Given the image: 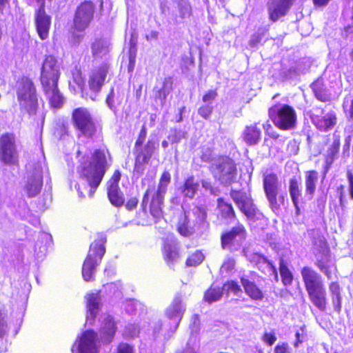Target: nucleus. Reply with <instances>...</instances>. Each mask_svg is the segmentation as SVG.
<instances>
[{"instance_id":"nucleus-19","label":"nucleus","mask_w":353,"mask_h":353,"mask_svg":"<svg viewBox=\"0 0 353 353\" xmlns=\"http://www.w3.org/2000/svg\"><path fill=\"white\" fill-rule=\"evenodd\" d=\"M40 3L39 7L36 10L34 21L37 31L42 40L48 38L51 24V17L45 11V0H35Z\"/></svg>"},{"instance_id":"nucleus-8","label":"nucleus","mask_w":353,"mask_h":353,"mask_svg":"<svg viewBox=\"0 0 353 353\" xmlns=\"http://www.w3.org/2000/svg\"><path fill=\"white\" fill-rule=\"evenodd\" d=\"M269 117L273 123L283 130H290L296 128V113L294 109L285 103H278L268 110Z\"/></svg>"},{"instance_id":"nucleus-49","label":"nucleus","mask_w":353,"mask_h":353,"mask_svg":"<svg viewBox=\"0 0 353 353\" xmlns=\"http://www.w3.org/2000/svg\"><path fill=\"white\" fill-rule=\"evenodd\" d=\"M213 110V106L210 104H205L201 106L198 110V114L203 118L208 119Z\"/></svg>"},{"instance_id":"nucleus-18","label":"nucleus","mask_w":353,"mask_h":353,"mask_svg":"<svg viewBox=\"0 0 353 353\" xmlns=\"http://www.w3.org/2000/svg\"><path fill=\"white\" fill-rule=\"evenodd\" d=\"M43 185V165L41 162L33 165L32 170L28 176L26 192L29 197L36 196L41 191Z\"/></svg>"},{"instance_id":"nucleus-34","label":"nucleus","mask_w":353,"mask_h":353,"mask_svg":"<svg viewBox=\"0 0 353 353\" xmlns=\"http://www.w3.org/2000/svg\"><path fill=\"white\" fill-rule=\"evenodd\" d=\"M319 174L315 170L307 171L305 174V196L308 199H312L316 190V183L318 181Z\"/></svg>"},{"instance_id":"nucleus-33","label":"nucleus","mask_w":353,"mask_h":353,"mask_svg":"<svg viewBox=\"0 0 353 353\" xmlns=\"http://www.w3.org/2000/svg\"><path fill=\"white\" fill-rule=\"evenodd\" d=\"M164 196L154 194L152 198L150 210L151 215L155 219V222L160 221L163 217L162 205L163 203Z\"/></svg>"},{"instance_id":"nucleus-29","label":"nucleus","mask_w":353,"mask_h":353,"mask_svg":"<svg viewBox=\"0 0 353 353\" xmlns=\"http://www.w3.org/2000/svg\"><path fill=\"white\" fill-rule=\"evenodd\" d=\"M199 188V183L194 176H190L185 180L179 190L185 199H192L196 194Z\"/></svg>"},{"instance_id":"nucleus-50","label":"nucleus","mask_w":353,"mask_h":353,"mask_svg":"<svg viewBox=\"0 0 353 353\" xmlns=\"http://www.w3.org/2000/svg\"><path fill=\"white\" fill-rule=\"evenodd\" d=\"M296 341L294 343L295 347H299V345L303 343L306 339V334L303 327H301L295 334Z\"/></svg>"},{"instance_id":"nucleus-10","label":"nucleus","mask_w":353,"mask_h":353,"mask_svg":"<svg viewBox=\"0 0 353 353\" xmlns=\"http://www.w3.org/2000/svg\"><path fill=\"white\" fill-rule=\"evenodd\" d=\"M73 125L77 136L92 138L97 132V126L93 118L85 108H78L73 110L72 115Z\"/></svg>"},{"instance_id":"nucleus-22","label":"nucleus","mask_w":353,"mask_h":353,"mask_svg":"<svg viewBox=\"0 0 353 353\" xmlns=\"http://www.w3.org/2000/svg\"><path fill=\"white\" fill-rule=\"evenodd\" d=\"M292 3L293 0H270L268 3L270 20L276 22L280 18L285 16Z\"/></svg>"},{"instance_id":"nucleus-26","label":"nucleus","mask_w":353,"mask_h":353,"mask_svg":"<svg viewBox=\"0 0 353 353\" xmlns=\"http://www.w3.org/2000/svg\"><path fill=\"white\" fill-rule=\"evenodd\" d=\"M86 299V323L92 325L99 311L101 298L99 293H91L85 296Z\"/></svg>"},{"instance_id":"nucleus-64","label":"nucleus","mask_w":353,"mask_h":353,"mask_svg":"<svg viewBox=\"0 0 353 353\" xmlns=\"http://www.w3.org/2000/svg\"><path fill=\"white\" fill-rule=\"evenodd\" d=\"M264 341L268 344L269 345H272L276 341V338L274 334L272 333H265L263 335Z\"/></svg>"},{"instance_id":"nucleus-27","label":"nucleus","mask_w":353,"mask_h":353,"mask_svg":"<svg viewBox=\"0 0 353 353\" xmlns=\"http://www.w3.org/2000/svg\"><path fill=\"white\" fill-rule=\"evenodd\" d=\"M117 329L114 318L110 315H106L100 327V335L103 343H109L113 340Z\"/></svg>"},{"instance_id":"nucleus-21","label":"nucleus","mask_w":353,"mask_h":353,"mask_svg":"<svg viewBox=\"0 0 353 353\" xmlns=\"http://www.w3.org/2000/svg\"><path fill=\"white\" fill-rule=\"evenodd\" d=\"M314 265L323 273L328 280L332 279L334 271H336V265L332 262L330 250L326 252H313Z\"/></svg>"},{"instance_id":"nucleus-46","label":"nucleus","mask_w":353,"mask_h":353,"mask_svg":"<svg viewBox=\"0 0 353 353\" xmlns=\"http://www.w3.org/2000/svg\"><path fill=\"white\" fill-rule=\"evenodd\" d=\"M183 139H187V132L178 128H171L168 136V139L172 144L179 143Z\"/></svg>"},{"instance_id":"nucleus-35","label":"nucleus","mask_w":353,"mask_h":353,"mask_svg":"<svg viewBox=\"0 0 353 353\" xmlns=\"http://www.w3.org/2000/svg\"><path fill=\"white\" fill-rule=\"evenodd\" d=\"M108 197L111 204L115 207H121L125 203L123 193L119 186H111L107 188Z\"/></svg>"},{"instance_id":"nucleus-52","label":"nucleus","mask_w":353,"mask_h":353,"mask_svg":"<svg viewBox=\"0 0 353 353\" xmlns=\"http://www.w3.org/2000/svg\"><path fill=\"white\" fill-rule=\"evenodd\" d=\"M149 162L144 161H141V160H139V158L136 157L135 158V164H134V172L137 174L138 175H141L143 174L145 170V164L148 163Z\"/></svg>"},{"instance_id":"nucleus-28","label":"nucleus","mask_w":353,"mask_h":353,"mask_svg":"<svg viewBox=\"0 0 353 353\" xmlns=\"http://www.w3.org/2000/svg\"><path fill=\"white\" fill-rule=\"evenodd\" d=\"M173 2L176 5L179 14L173 19L174 24L177 25L189 18L192 15V10L189 0H173Z\"/></svg>"},{"instance_id":"nucleus-2","label":"nucleus","mask_w":353,"mask_h":353,"mask_svg":"<svg viewBox=\"0 0 353 353\" xmlns=\"http://www.w3.org/2000/svg\"><path fill=\"white\" fill-rule=\"evenodd\" d=\"M60 63L52 56H46L41 68L40 81L43 90L54 108H60L64 103V97L58 88L60 77Z\"/></svg>"},{"instance_id":"nucleus-5","label":"nucleus","mask_w":353,"mask_h":353,"mask_svg":"<svg viewBox=\"0 0 353 353\" xmlns=\"http://www.w3.org/2000/svg\"><path fill=\"white\" fill-rule=\"evenodd\" d=\"M207 212L203 208L195 206L190 211H185L178 221L177 230L185 237L194 234L201 235L209 228L206 220Z\"/></svg>"},{"instance_id":"nucleus-36","label":"nucleus","mask_w":353,"mask_h":353,"mask_svg":"<svg viewBox=\"0 0 353 353\" xmlns=\"http://www.w3.org/2000/svg\"><path fill=\"white\" fill-rule=\"evenodd\" d=\"M218 208L219 214L225 223H230L234 219V212L232 206L224 201L221 198L218 199Z\"/></svg>"},{"instance_id":"nucleus-9","label":"nucleus","mask_w":353,"mask_h":353,"mask_svg":"<svg viewBox=\"0 0 353 353\" xmlns=\"http://www.w3.org/2000/svg\"><path fill=\"white\" fill-rule=\"evenodd\" d=\"M210 171L214 179L225 186L234 183L236 178L235 163L228 157H221L213 161Z\"/></svg>"},{"instance_id":"nucleus-24","label":"nucleus","mask_w":353,"mask_h":353,"mask_svg":"<svg viewBox=\"0 0 353 353\" xmlns=\"http://www.w3.org/2000/svg\"><path fill=\"white\" fill-rule=\"evenodd\" d=\"M107 75V69L105 67H101L90 76L88 85L90 90L89 97L95 101L97 94L101 91L102 85Z\"/></svg>"},{"instance_id":"nucleus-62","label":"nucleus","mask_w":353,"mask_h":353,"mask_svg":"<svg viewBox=\"0 0 353 353\" xmlns=\"http://www.w3.org/2000/svg\"><path fill=\"white\" fill-rule=\"evenodd\" d=\"M200 324V321L199 319V316L197 314H194L192 317L191 323L190 325V328L191 329V332H196L199 330Z\"/></svg>"},{"instance_id":"nucleus-13","label":"nucleus","mask_w":353,"mask_h":353,"mask_svg":"<svg viewBox=\"0 0 353 353\" xmlns=\"http://www.w3.org/2000/svg\"><path fill=\"white\" fill-rule=\"evenodd\" d=\"M244 215L246 216L248 223L254 233H259L263 229L265 225L263 214L252 203V199L245 194H244Z\"/></svg>"},{"instance_id":"nucleus-39","label":"nucleus","mask_w":353,"mask_h":353,"mask_svg":"<svg viewBox=\"0 0 353 353\" xmlns=\"http://www.w3.org/2000/svg\"><path fill=\"white\" fill-rule=\"evenodd\" d=\"M244 292L253 300L261 301L263 299L261 290L254 283L245 279Z\"/></svg>"},{"instance_id":"nucleus-11","label":"nucleus","mask_w":353,"mask_h":353,"mask_svg":"<svg viewBox=\"0 0 353 353\" xmlns=\"http://www.w3.org/2000/svg\"><path fill=\"white\" fill-rule=\"evenodd\" d=\"M100 341L98 334L92 330L84 331L72 347V353H98Z\"/></svg>"},{"instance_id":"nucleus-54","label":"nucleus","mask_w":353,"mask_h":353,"mask_svg":"<svg viewBox=\"0 0 353 353\" xmlns=\"http://www.w3.org/2000/svg\"><path fill=\"white\" fill-rule=\"evenodd\" d=\"M146 135H147L146 128L145 125H143L140 130L139 137L135 142L134 148L141 146V145H143V142L145 140Z\"/></svg>"},{"instance_id":"nucleus-53","label":"nucleus","mask_w":353,"mask_h":353,"mask_svg":"<svg viewBox=\"0 0 353 353\" xmlns=\"http://www.w3.org/2000/svg\"><path fill=\"white\" fill-rule=\"evenodd\" d=\"M217 95L216 90H210L203 95L202 100L204 103H206V104L212 105V102L216 99Z\"/></svg>"},{"instance_id":"nucleus-14","label":"nucleus","mask_w":353,"mask_h":353,"mask_svg":"<svg viewBox=\"0 0 353 353\" xmlns=\"http://www.w3.org/2000/svg\"><path fill=\"white\" fill-rule=\"evenodd\" d=\"M263 185L271 209L273 212H278L280 210V205L277 202L279 190L277 175L273 172L263 174Z\"/></svg>"},{"instance_id":"nucleus-31","label":"nucleus","mask_w":353,"mask_h":353,"mask_svg":"<svg viewBox=\"0 0 353 353\" xmlns=\"http://www.w3.org/2000/svg\"><path fill=\"white\" fill-rule=\"evenodd\" d=\"M123 99V94L119 90H114L112 88L106 97L105 103L113 112L116 113L118 108L122 103Z\"/></svg>"},{"instance_id":"nucleus-59","label":"nucleus","mask_w":353,"mask_h":353,"mask_svg":"<svg viewBox=\"0 0 353 353\" xmlns=\"http://www.w3.org/2000/svg\"><path fill=\"white\" fill-rule=\"evenodd\" d=\"M8 332V325L4 320L3 314L0 310V338H3Z\"/></svg>"},{"instance_id":"nucleus-41","label":"nucleus","mask_w":353,"mask_h":353,"mask_svg":"<svg viewBox=\"0 0 353 353\" xmlns=\"http://www.w3.org/2000/svg\"><path fill=\"white\" fill-rule=\"evenodd\" d=\"M289 193L292 203L299 202L302 200V189L301 183L293 177L289 181Z\"/></svg>"},{"instance_id":"nucleus-38","label":"nucleus","mask_w":353,"mask_h":353,"mask_svg":"<svg viewBox=\"0 0 353 353\" xmlns=\"http://www.w3.org/2000/svg\"><path fill=\"white\" fill-rule=\"evenodd\" d=\"M313 252H326L330 250L327 245V242L324 236L321 234V232L313 230L312 232Z\"/></svg>"},{"instance_id":"nucleus-7","label":"nucleus","mask_w":353,"mask_h":353,"mask_svg":"<svg viewBox=\"0 0 353 353\" xmlns=\"http://www.w3.org/2000/svg\"><path fill=\"white\" fill-rule=\"evenodd\" d=\"M16 86L20 107L26 110L29 114H34L38 107V99L32 81L23 76L18 79Z\"/></svg>"},{"instance_id":"nucleus-6","label":"nucleus","mask_w":353,"mask_h":353,"mask_svg":"<svg viewBox=\"0 0 353 353\" xmlns=\"http://www.w3.org/2000/svg\"><path fill=\"white\" fill-rule=\"evenodd\" d=\"M105 242L106 237L101 235L98 239L91 243L82 267V276L85 281L94 280L97 268L101 263L105 253Z\"/></svg>"},{"instance_id":"nucleus-32","label":"nucleus","mask_w":353,"mask_h":353,"mask_svg":"<svg viewBox=\"0 0 353 353\" xmlns=\"http://www.w3.org/2000/svg\"><path fill=\"white\" fill-rule=\"evenodd\" d=\"M110 43L105 39H97L92 43L91 50L94 58H101L109 52Z\"/></svg>"},{"instance_id":"nucleus-58","label":"nucleus","mask_w":353,"mask_h":353,"mask_svg":"<svg viewBox=\"0 0 353 353\" xmlns=\"http://www.w3.org/2000/svg\"><path fill=\"white\" fill-rule=\"evenodd\" d=\"M329 290L331 297L341 295V288L337 282H331L329 285Z\"/></svg>"},{"instance_id":"nucleus-43","label":"nucleus","mask_w":353,"mask_h":353,"mask_svg":"<svg viewBox=\"0 0 353 353\" xmlns=\"http://www.w3.org/2000/svg\"><path fill=\"white\" fill-rule=\"evenodd\" d=\"M340 143L339 141H334L327 150V155L325 159V172H327L331 165L333 163L339 150Z\"/></svg>"},{"instance_id":"nucleus-15","label":"nucleus","mask_w":353,"mask_h":353,"mask_svg":"<svg viewBox=\"0 0 353 353\" xmlns=\"http://www.w3.org/2000/svg\"><path fill=\"white\" fill-rule=\"evenodd\" d=\"M0 161L9 165L18 162L14 137L11 134H3L0 138Z\"/></svg>"},{"instance_id":"nucleus-20","label":"nucleus","mask_w":353,"mask_h":353,"mask_svg":"<svg viewBox=\"0 0 353 353\" xmlns=\"http://www.w3.org/2000/svg\"><path fill=\"white\" fill-rule=\"evenodd\" d=\"M248 261L259 270L268 276H272L276 281H278L279 276L276 267L264 255L259 253H252L245 255Z\"/></svg>"},{"instance_id":"nucleus-4","label":"nucleus","mask_w":353,"mask_h":353,"mask_svg":"<svg viewBox=\"0 0 353 353\" xmlns=\"http://www.w3.org/2000/svg\"><path fill=\"white\" fill-rule=\"evenodd\" d=\"M301 275L311 303L321 312L327 307V292L322 276L311 267L304 266Z\"/></svg>"},{"instance_id":"nucleus-57","label":"nucleus","mask_w":353,"mask_h":353,"mask_svg":"<svg viewBox=\"0 0 353 353\" xmlns=\"http://www.w3.org/2000/svg\"><path fill=\"white\" fill-rule=\"evenodd\" d=\"M117 353H134V349L128 343H121L117 347Z\"/></svg>"},{"instance_id":"nucleus-25","label":"nucleus","mask_w":353,"mask_h":353,"mask_svg":"<svg viewBox=\"0 0 353 353\" xmlns=\"http://www.w3.org/2000/svg\"><path fill=\"white\" fill-rule=\"evenodd\" d=\"M159 140L156 135L150 136L147 143L141 146L134 148V153L139 160L150 161L153 154L159 148Z\"/></svg>"},{"instance_id":"nucleus-47","label":"nucleus","mask_w":353,"mask_h":353,"mask_svg":"<svg viewBox=\"0 0 353 353\" xmlns=\"http://www.w3.org/2000/svg\"><path fill=\"white\" fill-rule=\"evenodd\" d=\"M204 259V256L200 251H196L193 254H192L186 260V265L191 266H197Z\"/></svg>"},{"instance_id":"nucleus-51","label":"nucleus","mask_w":353,"mask_h":353,"mask_svg":"<svg viewBox=\"0 0 353 353\" xmlns=\"http://www.w3.org/2000/svg\"><path fill=\"white\" fill-rule=\"evenodd\" d=\"M106 288L112 291L113 295L116 297H120L122 294L121 284L119 282L108 284Z\"/></svg>"},{"instance_id":"nucleus-61","label":"nucleus","mask_w":353,"mask_h":353,"mask_svg":"<svg viewBox=\"0 0 353 353\" xmlns=\"http://www.w3.org/2000/svg\"><path fill=\"white\" fill-rule=\"evenodd\" d=\"M274 353H291V348L286 343L277 344L274 347Z\"/></svg>"},{"instance_id":"nucleus-23","label":"nucleus","mask_w":353,"mask_h":353,"mask_svg":"<svg viewBox=\"0 0 353 353\" xmlns=\"http://www.w3.org/2000/svg\"><path fill=\"white\" fill-rule=\"evenodd\" d=\"M243 228H233L230 232L221 236V245L223 249L236 251L240 249L243 239Z\"/></svg>"},{"instance_id":"nucleus-42","label":"nucleus","mask_w":353,"mask_h":353,"mask_svg":"<svg viewBox=\"0 0 353 353\" xmlns=\"http://www.w3.org/2000/svg\"><path fill=\"white\" fill-rule=\"evenodd\" d=\"M312 88L317 99L321 101H329L331 99V94L320 81H316L312 84Z\"/></svg>"},{"instance_id":"nucleus-3","label":"nucleus","mask_w":353,"mask_h":353,"mask_svg":"<svg viewBox=\"0 0 353 353\" xmlns=\"http://www.w3.org/2000/svg\"><path fill=\"white\" fill-rule=\"evenodd\" d=\"M185 311L183 297L181 294H176L165 310L168 319L155 323L153 328L154 337L159 339L163 336L165 340L169 339L177 330Z\"/></svg>"},{"instance_id":"nucleus-16","label":"nucleus","mask_w":353,"mask_h":353,"mask_svg":"<svg viewBox=\"0 0 353 353\" xmlns=\"http://www.w3.org/2000/svg\"><path fill=\"white\" fill-rule=\"evenodd\" d=\"M241 293V289L239 285L234 281H229L222 288L214 285L205 293L204 299L205 301L211 303L221 299L223 294L229 295L233 294L239 296Z\"/></svg>"},{"instance_id":"nucleus-17","label":"nucleus","mask_w":353,"mask_h":353,"mask_svg":"<svg viewBox=\"0 0 353 353\" xmlns=\"http://www.w3.org/2000/svg\"><path fill=\"white\" fill-rule=\"evenodd\" d=\"M312 123L321 131L327 132L334 128L336 123V117L334 112L324 114L322 108H313L310 112Z\"/></svg>"},{"instance_id":"nucleus-45","label":"nucleus","mask_w":353,"mask_h":353,"mask_svg":"<svg viewBox=\"0 0 353 353\" xmlns=\"http://www.w3.org/2000/svg\"><path fill=\"white\" fill-rule=\"evenodd\" d=\"M170 174L168 172L165 171L161 176L158 188L155 194L164 196L167 192V187L168 184L170 183Z\"/></svg>"},{"instance_id":"nucleus-1","label":"nucleus","mask_w":353,"mask_h":353,"mask_svg":"<svg viewBox=\"0 0 353 353\" xmlns=\"http://www.w3.org/2000/svg\"><path fill=\"white\" fill-rule=\"evenodd\" d=\"M110 164L105 150H95L90 159L81 165L80 181L75 185L79 197H92Z\"/></svg>"},{"instance_id":"nucleus-55","label":"nucleus","mask_w":353,"mask_h":353,"mask_svg":"<svg viewBox=\"0 0 353 353\" xmlns=\"http://www.w3.org/2000/svg\"><path fill=\"white\" fill-rule=\"evenodd\" d=\"M331 298H332V303L334 311L337 314H340L341 311V307H342V296L339 295V296H332Z\"/></svg>"},{"instance_id":"nucleus-30","label":"nucleus","mask_w":353,"mask_h":353,"mask_svg":"<svg viewBox=\"0 0 353 353\" xmlns=\"http://www.w3.org/2000/svg\"><path fill=\"white\" fill-rule=\"evenodd\" d=\"M163 254L164 259L169 266L176 263L179 258L177 243L175 242H166L164 245Z\"/></svg>"},{"instance_id":"nucleus-48","label":"nucleus","mask_w":353,"mask_h":353,"mask_svg":"<svg viewBox=\"0 0 353 353\" xmlns=\"http://www.w3.org/2000/svg\"><path fill=\"white\" fill-rule=\"evenodd\" d=\"M263 37V32H257L252 35L248 45L251 49H255L257 48L258 45L261 43L262 39Z\"/></svg>"},{"instance_id":"nucleus-12","label":"nucleus","mask_w":353,"mask_h":353,"mask_svg":"<svg viewBox=\"0 0 353 353\" xmlns=\"http://www.w3.org/2000/svg\"><path fill=\"white\" fill-rule=\"evenodd\" d=\"M95 6L91 1H85L75 10L73 26L78 32H83L89 27L94 19Z\"/></svg>"},{"instance_id":"nucleus-60","label":"nucleus","mask_w":353,"mask_h":353,"mask_svg":"<svg viewBox=\"0 0 353 353\" xmlns=\"http://www.w3.org/2000/svg\"><path fill=\"white\" fill-rule=\"evenodd\" d=\"M299 70L295 67H290L284 72V77L287 79H294L299 76Z\"/></svg>"},{"instance_id":"nucleus-37","label":"nucleus","mask_w":353,"mask_h":353,"mask_svg":"<svg viewBox=\"0 0 353 353\" xmlns=\"http://www.w3.org/2000/svg\"><path fill=\"white\" fill-rule=\"evenodd\" d=\"M172 84L173 81L172 77H169L165 78L162 88H160L155 94V98L160 101L162 105L165 104L168 95L172 90Z\"/></svg>"},{"instance_id":"nucleus-40","label":"nucleus","mask_w":353,"mask_h":353,"mask_svg":"<svg viewBox=\"0 0 353 353\" xmlns=\"http://www.w3.org/2000/svg\"><path fill=\"white\" fill-rule=\"evenodd\" d=\"M261 139V130L256 125L246 127L244 131V141L248 145H256Z\"/></svg>"},{"instance_id":"nucleus-63","label":"nucleus","mask_w":353,"mask_h":353,"mask_svg":"<svg viewBox=\"0 0 353 353\" xmlns=\"http://www.w3.org/2000/svg\"><path fill=\"white\" fill-rule=\"evenodd\" d=\"M159 9L161 11V15L165 17L168 12L170 11V7L168 5V0H159Z\"/></svg>"},{"instance_id":"nucleus-44","label":"nucleus","mask_w":353,"mask_h":353,"mask_svg":"<svg viewBox=\"0 0 353 353\" xmlns=\"http://www.w3.org/2000/svg\"><path fill=\"white\" fill-rule=\"evenodd\" d=\"M279 271L283 285L286 286L291 285L293 281V274L282 259L279 262Z\"/></svg>"},{"instance_id":"nucleus-56","label":"nucleus","mask_w":353,"mask_h":353,"mask_svg":"<svg viewBox=\"0 0 353 353\" xmlns=\"http://www.w3.org/2000/svg\"><path fill=\"white\" fill-rule=\"evenodd\" d=\"M121 172L115 170L111 179L107 183V188L112 186H119V182L121 179Z\"/></svg>"}]
</instances>
